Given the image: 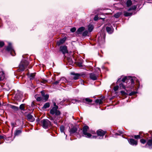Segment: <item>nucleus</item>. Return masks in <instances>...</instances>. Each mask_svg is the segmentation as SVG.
Here are the masks:
<instances>
[{
	"label": "nucleus",
	"mask_w": 152,
	"mask_h": 152,
	"mask_svg": "<svg viewBox=\"0 0 152 152\" xmlns=\"http://www.w3.org/2000/svg\"><path fill=\"white\" fill-rule=\"evenodd\" d=\"M134 138L136 139H140L141 138V137L140 135H135L134 136Z\"/></svg>",
	"instance_id": "obj_38"
},
{
	"label": "nucleus",
	"mask_w": 152,
	"mask_h": 152,
	"mask_svg": "<svg viewBox=\"0 0 152 152\" xmlns=\"http://www.w3.org/2000/svg\"><path fill=\"white\" fill-rule=\"evenodd\" d=\"M49 118L50 120H54V118H52V117H50Z\"/></svg>",
	"instance_id": "obj_49"
},
{
	"label": "nucleus",
	"mask_w": 152,
	"mask_h": 152,
	"mask_svg": "<svg viewBox=\"0 0 152 152\" xmlns=\"http://www.w3.org/2000/svg\"><path fill=\"white\" fill-rule=\"evenodd\" d=\"M118 86H115L114 87L113 89L114 91H116L118 89Z\"/></svg>",
	"instance_id": "obj_42"
},
{
	"label": "nucleus",
	"mask_w": 152,
	"mask_h": 152,
	"mask_svg": "<svg viewBox=\"0 0 152 152\" xmlns=\"http://www.w3.org/2000/svg\"><path fill=\"white\" fill-rule=\"evenodd\" d=\"M60 51H61L62 53L64 54L68 53L67 48L66 46H61L60 47Z\"/></svg>",
	"instance_id": "obj_7"
},
{
	"label": "nucleus",
	"mask_w": 152,
	"mask_h": 152,
	"mask_svg": "<svg viewBox=\"0 0 152 152\" xmlns=\"http://www.w3.org/2000/svg\"><path fill=\"white\" fill-rule=\"evenodd\" d=\"M41 93L42 95V96L43 97L45 95V93L43 91H41Z\"/></svg>",
	"instance_id": "obj_47"
},
{
	"label": "nucleus",
	"mask_w": 152,
	"mask_h": 152,
	"mask_svg": "<svg viewBox=\"0 0 152 152\" xmlns=\"http://www.w3.org/2000/svg\"><path fill=\"white\" fill-rule=\"evenodd\" d=\"M4 44V43L3 42L0 41V48L2 47Z\"/></svg>",
	"instance_id": "obj_41"
},
{
	"label": "nucleus",
	"mask_w": 152,
	"mask_h": 152,
	"mask_svg": "<svg viewBox=\"0 0 152 152\" xmlns=\"http://www.w3.org/2000/svg\"><path fill=\"white\" fill-rule=\"evenodd\" d=\"M50 107V104L49 103H45L42 107V108L45 109Z\"/></svg>",
	"instance_id": "obj_23"
},
{
	"label": "nucleus",
	"mask_w": 152,
	"mask_h": 152,
	"mask_svg": "<svg viewBox=\"0 0 152 152\" xmlns=\"http://www.w3.org/2000/svg\"><path fill=\"white\" fill-rule=\"evenodd\" d=\"M66 38H64L60 40L59 41H58L57 42V44L58 46H59L61 44H63L65 41Z\"/></svg>",
	"instance_id": "obj_15"
},
{
	"label": "nucleus",
	"mask_w": 152,
	"mask_h": 152,
	"mask_svg": "<svg viewBox=\"0 0 152 152\" xmlns=\"http://www.w3.org/2000/svg\"><path fill=\"white\" fill-rule=\"evenodd\" d=\"M124 15L126 16H131L132 15V13H129L127 12H124Z\"/></svg>",
	"instance_id": "obj_27"
},
{
	"label": "nucleus",
	"mask_w": 152,
	"mask_h": 152,
	"mask_svg": "<svg viewBox=\"0 0 152 152\" xmlns=\"http://www.w3.org/2000/svg\"><path fill=\"white\" fill-rule=\"evenodd\" d=\"M106 30L107 32L109 34L112 33L113 31V29L112 26L107 27L106 28Z\"/></svg>",
	"instance_id": "obj_12"
},
{
	"label": "nucleus",
	"mask_w": 152,
	"mask_h": 152,
	"mask_svg": "<svg viewBox=\"0 0 152 152\" xmlns=\"http://www.w3.org/2000/svg\"><path fill=\"white\" fill-rule=\"evenodd\" d=\"M139 133L140 134L141 133V132H140Z\"/></svg>",
	"instance_id": "obj_55"
},
{
	"label": "nucleus",
	"mask_w": 152,
	"mask_h": 152,
	"mask_svg": "<svg viewBox=\"0 0 152 152\" xmlns=\"http://www.w3.org/2000/svg\"><path fill=\"white\" fill-rule=\"evenodd\" d=\"M93 138H96L95 136H93Z\"/></svg>",
	"instance_id": "obj_54"
},
{
	"label": "nucleus",
	"mask_w": 152,
	"mask_h": 152,
	"mask_svg": "<svg viewBox=\"0 0 152 152\" xmlns=\"http://www.w3.org/2000/svg\"><path fill=\"white\" fill-rule=\"evenodd\" d=\"M137 7V6L136 5H134L133 6H132L131 8H129L128 10V11H130L131 10H136Z\"/></svg>",
	"instance_id": "obj_26"
},
{
	"label": "nucleus",
	"mask_w": 152,
	"mask_h": 152,
	"mask_svg": "<svg viewBox=\"0 0 152 152\" xmlns=\"http://www.w3.org/2000/svg\"><path fill=\"white\" fill-rule=\"evenodd\" d=\"M88 30L90 32L92 31L94 28V27L92 25L90 24L88 26Z\"/></svg>",
	"instance_id": "obj_22"
},
{
	"label": "nucleus",
	"mask_w": 152,
	"mask_h": 152,
	"mask_svg": "<svg viewBox=\"0 0 152 152\" xmlns=\"http://www.w3.org/2000/svg\"><path fill=\"white\" fill-rule=\"evenodd\" d=\"M60 130L61 132H64V126H62L60 127Z\"/></svg>",
	"instance_id": "obj_31"
},
{
	"label": "nucleus",
	"mask_w": 152,
	"mask_h": 152,
	"mask_svg": "<svg viewBox=\"0 0 152 152\" xmlns=\"http://www.w3.org/2000/svg\"><path fill=\"white\" fill-rule=\"evenodd\" d=\"M43 97L44 98V99L42 100H44V102H46L49 98V95L46 94L43 96Z\"/></svg>",
	"instance_id": "obj_25"
},
{
	"label": "nucleus",
	"mask_w": 152,
	"mask_h": 152,
	"mask_svg": "<svg viewBox=\"0 0 152 152\" xmlns=\"http://www.w3.org/2000/svg\"><path fill=\"white\" fill-rule=\"evenodd\" d=\"M134 1H136V0H134Z\"/></svg>",
	"instance_id": "obj_56"
},
{
	"label": "nucleus",
	"mask_w": 152,
	"mask_h": 152,
	"mask_svg": "<svg viewBox=\"0 0 152 152\" xmlns=\"http://www.w3.org/2000/svg\"><path fill=\"white\" fill-rule=\"evenodd\" d=\"M4 138V137L1 135H0V140L3 139Z\"/></svg>",
	"instance_id": "obj_51"
},
{
	"label": "nucleus",
	"mask_w": 152,
	"mask_h": 152,
	"mask_svg": "<svg viewBox=\"0 0 152 152\" xmlns=\"http://www.w3.org/2000/svg\"><path fill=\"white\" fill-rule=\"evenodd\" d=\"M137 92L135 91H132L129 94V96H132L133 95H134L136 94Z\"/></svg>",
	"instance_id": "obj_39"
},
{
	"label": "nucleus",
	"mask_w": 152,
	"mask_h": 152,
	"mask_svg": "<svg viewBox=\"0 0 152 152\" xmlns=\"http://www.w3.org/2000/svg\"><path fill=\"white\" fill-rule=\"evenodd\" d=\"M76 30V28H75L74 27L71 29L70 31L72 32H74Z\"/></svg>",
	"instance_id": "obj_43"
},
{
	"label": "nucleus",
	"mask_w": 152,
	"mask_h": 152,
	"mask_svg": "<svg viewBox=\"0 0 152 152\" xmlns=\"http://www.w3.org/2000/svg\"><path fill=\"white\" fill-rule=\"evenodd\" d=\"M97 133L98 136H103L105 134V132L102 130L99 129L97 131Z\"/></svg>",
	"instance_id": "obj_11"
},
{
	"label": "nucleus",
	"mask_w": 152,
	"mask_h": 152,
	"mask_svg": "<svg viewBox=\"0 0 152 152\" xmlns=\"http://www.w3.org/2000/svg\"><path fill=\"white\" fill-rule=\"evenodd\" d=\"M94 19L96 21L98 19V17L97 16H96L94 18Z\"/></svg>",
	"instance_id": "obj_45"
},
{
	"label": "nucleus",
	"mask_w": 152,
	"mask_h": 152,
	"mask_svg": "<svg viewBox=\"0 0 152 152\" xmlns=\"http://www.w3.org/2000/svg\"><path fill=\"white\" fill-rule=\"evenodd\" d=\"M85 100L86 102H88L90 103L92 102V100L90 99L89 98H87L85 99Z\"/></svg>",
	"instance_id": "obj_36"
},
{
	"label": "nucleus",
	"mask_w": 152,
	"mask_h": 152,
	"mask_svg": "<svg viewBox=\"0 0 152 152\" xmlns=\"http://www.w3.org/2000/svg\"><path fill=\"white\" fill-rule=\"evenodd\" d=\"M148 3H152V0H148Z\"/></svg>",
	"instance_id": "obj_50"
},
{
	"label": "nucleus",
	"mask_w": 152,
	"mask_h": 152,
	"mask_svg": "<svg viewBox=\"0 0 152 152\" xmlns=\"http://www.w3.org/2000/svg\"><path fill=\"white\" fill-rule=\"evenodd\" d=\"M27 118L28 120L31 122H33L35 120L34 118L30 114H29L27 115Z\"/></svg>",
	"instance_id": "obj_13"
},
{
	"label": "nucleus",
	"mask_w": 152,
	"mask_h": 152,
	"mask_svg": "<svg viewBox=\"0 0 152 152\" xmlns=\"http://www.w3.org/2000/svg\"><path fill=\"white\" fill-rule=\"evenodd\" d=\"M95 102L96 103H99L100 104H101L102 103V100L99 99H96V100Z\"/></svg>",
	"instance_id": "obj_29"
},
{
	"label": "nucleus",
	"mask_w": 152,
	"mask_h": 152,
	"mask_svg": "<svg viewBox=\"0 0 152 152\" xmlns=\"http://www.w3.org/2000/svg\"><path fill=\"white\" fill-rule=\"evenodd\" d=\"M58 108V107H53L50 110V113L52 115L55 114L56 115H60V111L57 110Z\"/></svg>",
	"instance_id": "obj_4"
},
{
	"label": "nucleus",
	"mask_w": 152,
	"mask_h": 152,
	"mask_svg": "<svg viewBox=\"0 0 152 152\" xmlns=\"http://www.w3.org/2000/svg\"><path fill=\"white\" fill-rule=\"evenodd\" d=\"M85 29V28L83 27H81L79 28L77 31V34H79L82 31H84Z\"/></svg>",
	"instance_id": "obj_17"
},
{
	"label": "nucleus",
	"mask_w": 152,
	"mask_h": 152,
	"mask_svg": "<svg viewBox=\"0 0 152 152\" xmlns=\"http://www.w3.org/2000/svg\"><path fill=\"white\" fill-rule=\"evenodd\" d=\"M25 104H21L19 107V108L20 110H23V111H25Z\"/></svg>",
	"instance_id": "obj_21"
},
{
	"label": "nucleus",
	"mask_w": 152,
	"mask_h": 152,
	"mask_svg": "<svg viewBox=\"0 0 152 152\" xmlns=\"http://www.w3.org/2000/svg\"><path fill=\"white\" fill-rule=\"evenodd\" d=\"M120 86L121 88L125 89V86L122 83L120 84Z\"/></svg>",
	"instance_id": "obj_37"
},
{
	"label": "nucleus",
	"mask_w": 152,
	"mask_h": 152,
	"mask_svg": "<svg viewBox=\"0 0 152 152\" xmlns=\"http://www.w3.org/2000/svg\"><path fill=\"white\" fill-rule=\"evenodd\" d=\"M77 129L75 127H73L70 130L69 132L71 134H74L77 131Z\"/></svg>",
	"instance_id": "obj_16"
},
{
	"label": "nucleus",
	"mask_w": 152,
	"mask_h": 152,
	"mask_svg": "<svg viewBox=\"0 0 152 152\" xmlns=\"http://www.w3.org/2000/svg\"><path fill=\"white\" fill-rule=\"evenodd\" d=\"M120 80V79H118V81H117V82H118Z\"/></svg>",
	"instance_id": "obj_53"
},
{
	"label": "nucleus",
	"mask_w": 152,
	"mask_h": 152,
	"mask_svg": "<svg viewBox=\"0 0 152 152\" xmlns=\"http://www.w3.org/2000/svg\"><path fill=\"white\" fill-rule=\"evenodd\" d=\"M53 105L54 106V107H58L57 105H56V104L55 102H54V103H53Z\"/></svg>",
	"instance_id": "obj_48"
},
{
	"label": "nucleus",
	"mask_w": 152,
	"mask_h": 152,
	"mask_svg": "<svg viewBox=\"0 0 152 152\" xmlns=\"http://www.w3.org/2000/svg\"><path fill=\"white\" fill-rule=\"evenodd\" d=\"M35 97L36 99V100L38 101H41L42 100V97L39 96L38 95H35Z\"/></svg>",
	"instance_id": "obj_19"
},
{
	"label": "nucleus",
	"mask_w": 152,
	"mask_h": 152,
	"mask_svg": "<svg viewBox=\"0 0 152 152\" xmlns=\"http://www.w3.org/2000/svg\"><path fill=\"white\" fill-rule=\"evenodd\" d=\"M121 93L122 95H125L126 94V93H125V91H121Z\"/></svg>",
	"instance_id": "obj_44"
},
{
	"label": "nucleus",
	"mask_w": 152,
	"mask_h": 152,
	"mask_svg": "<svg viewBox=\"0 0 152 152\" xmlns=\"http://www.w3.org/2000/svg\"><path fill=\"white\" fill-rule=\"evenodd\" d=\"M128 78H129V79H131L130 81L131 83L132 84H134V81L133 79L131 77L129 76L128 77Z\"/></svg>",
	"instance_id": "obj_35"
},
{
	"label": "nucleus",
	"mask_w": 152,
	"mask_h": 152,
	"mask_svg": "<svg viewBox=\"0 0 152 152\" xmlns=\"http://www.w3.org/2000/svg\"><path fill=\"white\" fill-rule=\"evenodd\" d=\"M6 50L8 51H10L12 55L14 56L15 55V51L14 50L12 44L10 43H9L8 46L7 47Z\"/></svg>",
	"instance_id": "obj_5"
},
{
	"label": "nucleus",
	"mask_w": 152,
	"mask_h": 152,
	"mask_svg": "<svg viewBox=\"0 0 152 152\" xmlns=\"http://www.w3.org/2000/svg\"><path fill=\"white\" fill-rule=\"evenodd\" d=\"M11 108L14 110L17 111L19 109V108L18 107L15 106H11Z\"/></svg>",
	"instance_id": "obj_28"
},
{
	"label": "nucleus",
	"mask_w": 152,
	"mask_h": 152,
	"mask_svg": "<svg viewBox=\"0 0 152 152\" xmlns=\"http://www.w3.org/2000/svg\"><path fill=\"white\" fill-rule=\"evenodd\" d=\"M121 15V13H116V14H115L114 15V16L116 18H118L120 15Z\"/></svg>",
	"instance_id": "obj_30"
},
{
	"label": "nucleus",
	"mask_w": 152,
	"mask_h": 152,
	"mask_svg": "<svg viewBox=\"0 0 152 152\" xmlns=\"http://www.w3.org/2000/svg\"><path fill=\"white\" fill-rule=\"evenodd\" d=\"M66 80L64 78H61L59 80L56 81L54 83V84L57 85L60 82L61 83H64V81Z\"/></svg>",
	"instance_id": "obj_14"
},
{
	"label": "nucleus",
	"mask_w": 152,
	"mask_h": 152,
	"mask_svg": "<svg viewBox=\"0 0 152 152\" xmlns=\"http://www.w3.org/2000/svg\"><path fill=\"white\" fill-rule=\"evenodd\" d=\"M35 76V75L34 74L31 73L30 75V78L31 80L33 79Z\"/></svg>",
	"instance_id": "obj_32"
},
{
	"label": "nucleus",
	"mask_w": 152,
	"mask_h": 152,
	"mask_svg": "<svg viewBox=\"0 0 152 152\" xmlns=\"http://www.w3.org/2000/svg\"><path fill=\"white\" fill-rule=\"evenodd\" d=\"M28 63L26 60H22L19 65V68L18 69L19 71H22L24 70L28 66Z\"/></svg>",
	"instance_id": "obj_1"
},
{
	"label": "nucleus",
	"mask_w": 152,
	"mask_h": 152,
	"mask_svg": "<svg viewBox=\"0 0 152 152\" xmlns=\"http://www.w3.org/2000/svg\"><path fill=\"white\" fill-rule=\"evenodd\" d=\"M89 75L90 79L93 80H96L98 77V75L94 72L91 73Z\"/></svg>",
	"instance_id": "obj_8"
},
{
	"label": "nucleus",
	"mask_w": 152,
	"mask_h": 152,
	"mask_svg": "<svg viewBox=\"0 0 152 152\" xmlns=\"http://www.w3.org/2000/svg\"><path fill=\"white\" fill-rule=\"evenodd\" d=\"M54 124H57V123H56V122L55 121H54Z\"/></svg>",
	"instance_id": "obj_52"
},
{
	"label": "nucleus",
	"mask_w": 152,
	"mask_h": 152,
	"mask_svg": "<svg viewBox=\"0 0 152 152\" xmlns=\"http://www.w3.org/2000/svg\"><path fill=\"white\" fill-rule=\"evenodd\" d=\"M132 4V1L131 0H128L126 1V5L127 7H129Z\"/></svg>",
	"instance_id": "obj_24"
},
{
	"label": "nucleus",
	"mask_w": 152,
	"mask_h": 152,
	"mask_svg": "<svg viewBox=\"0 0 152 152\" xmlns=\"http://www.w3.org/2000/svg\"><path fill=\"white\" fill-rule=\"evenodd\" d=\"M88 31H84L83 34V35L84 36H86L88 35Z\"/></svg>",
	"instance_id": "obj_33"
},
{
	"label": "nucleus",
	"mask_w": 152,
	"mask_h": 152,
	"mask_svg": "<svg viewBox=\"0 0 152 152\" xmlns=\"http://www.w3.org/2000/svg\"><path fill=\"white\" fill-rule=\"evenodd\" d=\"M42 127L45 128L47 129L51 125L50 122L48 119H44L41 121Z\"/></svg>",
	"instance_id": "obj_2"
},
{
	"label": "nucleus",
	"mask_w": 152,
	"mask_h": 152,
	"mask_svg": "<svg viewBox=\"0 0 152 152\" xmlns=\"http://www.w3.org/2000/svg\"><path fill=\"white\" fill-rule=\"evenodd\" d=\"M78 66H79L80 67H82L83 65L82 64L80 63H79L78 64Z\"/></svg>",
	"instance_id": "obj_46"
},
{
	"label": "nucleus",
	"mask_w": 152,
	"mask_h": 152,
	"mask_svg": "<svg viewBox=\"0 0 152 152\" xmlns=\"http://www.w3.org/2000/svg\"><path fill=\"white\" fill-rule=\"evenodd\" d=\"M70 74L71 75H73V76H72L71 77L75 80L79 79L80 76H81L80 74L75 73L74 72H71Z\"/></svg>",
	"instance_id": "obj_6"
},
{
	"label": "nucleus",
	"mask_w": 152,
	"mask_h": 152,
	"mask_svg": "<svg viewBox=\"0 0 152 152\" xmlns=\"http://www.w3.org/2000/svg\"><path fill=\"white\" fill-rule=\"evenodd\" d=\"M88 129L89 127L88 126H84L83 128V134L85 135L86 137L90 138L91 136V135L90 134L87 132Z\"/></svg>",
	"instance_id": "obj_3"
},
{
	"label": "nucleus",
	"mask_w": 152,
	"mask_h": 152,
	"mask_svg": "<svg viewBox=\"0 0 152 152\" xmlns=\"http://www.w3.org/2000/svg\"><path fill=\"white\" fill-rule=\"evenodd\" d=\"M21 133V131L20 130H16L14 133L15 136L18 135Z\"/></svg>",
	"instance_id": "obj_20"
},
{
	"label": "nucleus",
	"mask_w": 152,
	"mask_h": 152,
	"mask_svg": "<svg viewBox=\"0 0 152 152\" xmlns=\"http://www.w3.org/2000/svg\"><path fill=\"white\" fill-rule=\"evenodd\" d=\"M5 75L3 72H0V81L2 80L4 78Z\"/></svg>",
	"instance_id": "obj_18"
},
{
	"label": "nucleus",
	"mask_w": 152,
	"mask_h": 152,
	"mask_svg": "<svg viewBox=\"0 0 152 152\" xmlns=\"http://www.w3.org/2000/svg\"><path fill=\"white\" fill-rule=\"evenodd\" d=\"M129 143L132 145H137V141L133 139H129Z\"/></svg>",
	"instance_id": "obj_10"
},
{
	"label": "nucleus",
	"mask_w": 152,
	"mask_h": 152,
	"mask_svg": "<svg viewBox=\"0 0 152 152\" xmlns=\"http://www.w3.org/2000/svg\"><path fill=\"white\" fill-rule=\"evenodd\" d=\"M140 142L143 144H145L146 142V140L144 139H141L140 140Z\"/></svg>",
	"instance_id": "obj_34"
},
{
	"label": "nucleus",
	"mask_w": 152,
	"mask_h": 152,
	"mask_svg": "<svg viewBox=\"0 0 152 152\" xmlns=\"http://www.w3.org/2000/svg\"><path fill=\"white\" fill-rule=\"evenodd\" d=\"M127 77L126 76L124 77L122 79V81L124 82L127 79Z\"/></svg>",
	"instance_id": "obj_40"
},
{
	"label": "nucleus",
	"mask_w": 152,
	"mask_h": 152,
	"mask_svg": "<svg viewBox=\"0 0 152 152\" xmlns=\"http://www.w3.org/2000/svg\"><path fill=\"white\" fill-rule=\"evenodd\" d=\"M148 146L149 147V148L150 149H151L152 148V138L151 139H149L148 140L145 147H146Z\"/></svg>",
	"instance_id": "obj_9"
}]
</instances>
